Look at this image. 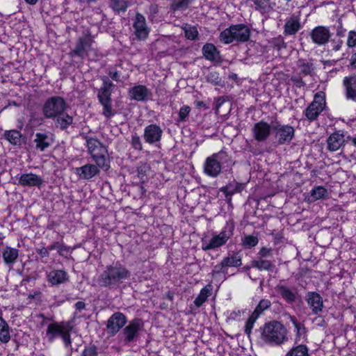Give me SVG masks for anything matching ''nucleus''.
Returning <instances> with one entry per match:
<instances>
[{
    "mask_svg": "<svg viewBox=\"0 0 356 356\" xmlns=\"http://www.w3.org/2000/svg\"><path fill=\"white\" fill-rule=\"evenodd\" d=\"M288 330L284 325L276 320L270 321L261 327V341L270 346H280L289 340Z\"/></svg>",
    "mask_w": 356,
    "mask_h": 356,
    "instance_id": "f257e3e1",
    "label": "nucleus"
},
{
    "mask_svg": "<svg viewBox=\"0 0 356 356\" xmlns=\"http://www.w3.org/2000/svg\"><path fill=\"white\" fill-rule=\"evenodd\" d=\"M130 275L129 270L120 262L106 266L99 275L98 282L100 286L108 287L122 282Z\"/></svg>",
    "mask_w": 356,
    "mask_h": 356,
    "instance_id": "f03ea898",
    "label": "nucleus"
},
{
    "mask_svg": "<svg viewBox=\"0 0 356 356\" xmlns=\"http://www.w3.org/2000/svg\"><path fill=\"white\" fill-rule=\"evenodd\" d=\"M88 152L99 168L107 170L110 168L108 149L98 139L85 136Z\"/></svg>",
    "mask_w": 356,
    "mask_h": 356,
    "instance_id": "7ed1b4c3",
    "label": "nucleus"
},
{
    "mask_svg": "<svg viewBox=\"0 0 356 356\" xmlns=\"http://www.w3.org/2000/svg\"><path fill=\"white\" fill-rule=\"evenodd\" d=\"M250 36V29L244 24L231 25L220 33V41L229 44L232 42H246Z\"/></svg>",
    "mask_w": 356,
    "mask_h": 356,
    "instance_id": "20e7f679",
    "label": "nucleus"
},
{
    "mask_svg": "<svg viewBox=\"0 0 356 356\" xmlns=\"http://www.w3.org/2000/svg\"><path fill=\"white\" fill-rule=\"evenodd\" d=\"M73 326L70 321L54 322L50 323L47 329V336L49 341H53L57 337L60 336L65 346H71L70 332Z\"/></svg>",
    "mask_w": 356,
    "mask_h": 356,
    "instance_id": "39448f33",
    "label": "nucleus"
},
{
    "mask_svg": "<svg viewBox=\"0 0 356 356\" xmlns=\"http://www.w3.org/2000/svg\"><path fill=\"white\" fill-rule=\"evenodd\" d=\"M228 154L220 150L207 158L204 164V172L207 175L216 177L222 170V165L229 161Z\"/></svg>",
    "mask_w": 356,
    "mask_h": 356,
    "instance_id": "423d86ee",
    "label": "nucleus"
},
{
    "mask_svg": "<svg viewBox=\"0 0 356 356\" xmlns=\"http://www.w3.org/2000/svg\"><path fill=\"white\" fill-rule=\"evenodd\" d=\"M66 108V103L63 97H51L47 99L42 107L43 115L47 118H55L62 114Z\"/></svg>",
    "mask_w": 356,
    "mask_h": 356,
    "instance_id": "0eeeda50",
    "label": "nucleus"
},
{
    "mask_svg": "<svg viewBox=\"0 0 356 356\" xmlns=\"http://www.w3.org/2000/svg\"><path fill=\"white\" fill-rule=\"evenodd\" d=\"M325 93L320 92L314 95L313 102L305 110V116L309 121L317 119L325 107Z\"/></svg>",
    "mask_w": 356,
    "mask_h": 356,
    "instance_id": "6e6552de",
    "label": "nucleus"
},
{
    "mask_svg": "<svg viewBox=\"0 0 356 356\" xmlns=\"http://www.w3.org/2000/svg\"><path fill=\"white\" fill-rule=\"evenodd\" d=\"M272 129L275 131L279 144L290 143L294 137V129L289 125H282L279 122L273 124Z\"/></svg>",
    "mask_w": 356,
    "mask_h": 356,
    "instance_id": "1a4fd4ad",
    "label": "nucleus"
},
{
    "mask_svg": "<svg viewBox=\"0 0 356 356\" xmlns=\"http://www.w3.org/2000/svg\"><path fill=\"white\" fill-rule=\"evenodd\" d=\"M126 323L127 317L122 313H114L107 321L106 328L108 333L111 335H115L126 324Z\"/></svg>",
    "mask_w": 356,
    "mask_h": 356,
    "instance_id": "9d476101",
    "label": "nucleus"
},
{
    "mask_svg": "<svg viewBox=\"0 0 356 356\" xmlns=\"http://www.w3.org/2000/svg\"><path fill=\"white\" fill-rule=\"evenodd\" d=\"M272 127L266 122L261 120L252 127L254 138L257 142H264L270 136Z\"/></svg>",
    "mask_w": 356,
    "mask_h": 356,
    "instance_id": "9b49d317",
    "label": "nucleus"
},
{
    "mask_svg": "<svg viewBox=\"0 0 356 356\" xmlns=\"http://www.w3.org/2000/svg\"><path fill=\"white\" fill-rule=\"evenodd\" d=\"M143 323L142 320L136 318L131 321L129 325L124 328L122 332V334L124 337V343H129L132 341L138 335V332L143 327Z\"/></svg>",
    "mask_w": 356,
    "mask_h": 356,
    "instance_id": "f8f14e48",
    "label": "nucleus"
},
{
    "mask_svg": "<svg viewBox=\"0 0 356 356\" xmlns=\"http://www.w3.org/2000/svg\"><path fill=\"white\" fill-rule=\"evenodd\" d=\"M330 36L329 28L322 26L314 28L311 33L312 41L317 44H327L330 41Z\"/></svg>",
    "mask_w": 356,
    "mask_h": 356,
    "instance_id": "ddd939ff",
    "label": "nucleus"
},
{
    "mask_svg": "<svg viewBox=\"0 0 356 356\" xmlns=\"http://www.w3.org/2000/svg\"><path fill=\"white\" fill-rule=\"evenodd\" d=\"M230 236V233L222 231L219 234L213 236L209 243H205L202 246V249L204 250H209L221 247L227 243Z\"/></svg>",
    "mask_w": 356,
    "mask_h": 356,
    "instance_id": "4468645a",
    "label": "nucleus"
},
{
    "mask_svg": "<svg viewBox=\"0 0 356 356\" xmlns=\"http://www.w3.org/2000/svg\"><path fill=\"white\" fill-rule=\"evenodd\" d=\"M163 131L156 124H150L145 127L144 138L148 143L152 144L161 140Z\"/></svg>",
    "mask_w": 356,
    "mask_h": 356,
    "instance_id": "2eb2a0df",
    "label": "nucleus"
},
{
    "mask_svg": "<svg viewBox=\"0 0 356 356\" xmlns=\"http://www.w3.org/2000/svg\"><path fill=\"white\" fill-rule=\"evenodd\" d=\"M134 28L135 29V35L139 40H144L147 37L149 31L146 26L145 19L142 15H136Z\"/></svg>",
    "mask_w": 356,
    "mask_h": 356,
    "instance_id": "dca6fc26",
    "label": "nucleus"
},
{
    "mask_svg": "<svg viewBox=\"0 0 356 356\" xmlns=\"http://www.w3.org/2000/svg\"><path fill=\"white\" fill-rule=\"evenodd\" d=\"M307 302L314 314H318L322 312L323 301L322 297L318 293L309 292L307 296Z\"/></svg>",
    "mask_w": 356,
    "mask_h": 356,
    "instance_id": "f3484780",
    "label": "nucleus"
},
{
    "mask_svg": "<svg viewBox=\"0 0 356 356\" xmlns=\"http://www.w3.org/2000/svg\"><path fill=\"white\" fill-rule=\"evenodd\" d=\"M344 143V136L339 131L332 134L327 139V149L330 152L339 150Z\"/></svg>",
    "mask_w": 356,
    "mask_h": 356,
    "instance_id": "a211bd4d",
    "label": "nucleus"
},
{
    "mask_svg": "<svg viewBox=\"0 0 356 356\" xmlns=\"http://www.w3.org/2000/svg\"><path fill=\"white\" fill-rule=\"evenodd\" d=\"M43 183L42 179L33 173L22 174L19 179V184L23 186L40 187Z\"/></svg>",
    "mask_w": 356,
    "mask_h": 356,
    "instance_id": "6ab92c4d",
    "label": "nucleus"
},
{
    "mask_svg": "<svg viewBox=\"0 0 356 356\" xmlns=\"http://www.w3.org/2000/svg\"><path fill=\"white\" fill-rule=\"evenodd\" d=\"M104 85L99 89L98 92V99L100 103L104 102L111 101V90L113 84L108 80V78L106 76H103L102 78Z\"/></svg>",
    "mask_w": 356,
    "mask_h": 356,
    "instance_id": "aec40b11",
    "label": "nucleus"
},
{
    "mask_svg": "<svg viewBox=\"0 0 356 356\" xmlns=\"http://www.w3.org/2000/svg\"><path fill=\"white\" fill-rule=\"evenodd\" d=\"M348 99L356 101V76H346L343 81Z\"/></svg>",
    "mask_w": 356,
    "mask_h": 356,
    "instance_id": "412c9836",
    "label": "nucleus"
},
{
    "mask_svg": "<svg viewBox=\"0 0 356 356\" xmlns=\"http://www.w3.org/2000/svg\"><path fill=\"white\" fill-rule=\"evenodd\" d=\"M99 166L93 164H86L76 169L80 177L85 179H90L99 173Z\"/></svg>",
    "mask_w": 356,
    "mask_h": 356,
    "instance_id": "4be33fe9",
    "label": "nucleus"
},
{
    "mask_svg": "<svg viewBox=\"0 0 356 356\" xmlns=\"http://www.w3.org/2000/svg\"><path fill=\"white\" fill-rule=\"evenodd\" d=\"M202 54L207 60L214 63L220 64L222 60L216 46H203Z\"/></svg>",
    "mask_w": 356,
    "mask_h": 356,
    "instance_id": "5701e85b",
    "label": "nucleus"
},
{
    "mask_svg": "<svg viewBox=\"0 0 356 356\" xmlns=\"http://www.w3.org/2000/svg\"><path fill=\"white\" fill-rule=\"evenodd\" d=\"M48 281L53 285L64 283L68 280L67 273L63 270H54L47 275Z\"/></svg>",
    "mask_w": 356,
    "mask_h": 356,
    "instance_id": "b1692460",
    "label": "nucleus"
},
{
    "mask_svg": "<svg viewBox=\"0 0 356 356\" xmlns=\"http://www.w3.org/2000/svg\"><path fill=\"white\" fill-rule=\"evenodd\" d=\"M52 142V138L47 134L37 133L35 134V138L34 139L35 147L36 149H40L41 152L49 147Z\"/></svg>",
    "mask_w": 356,
    "mask_h": 356,
    "instance_id": "393cba45",
    "label": "nucleus"
},
{
    "mask_svg": "<svg viewBox=\"0 0 356 356\" xmlns=\"http://www.w3.org/2000/svg\"><path fill=\"white\" fill-rule=\"evenodd\" d=\"M300 28V19L298 16L292 15L287 19L285 26L284 32L288 35H293Z\"/></svg>",
    "mask_w": 356,
    "mask_h": 356,
    "instance_id": "a878e982",
    "label": "nucleus"
},
{
    "mask_svg": "<svg viewBox=\"0 0 356 356\" xmlns=\"http://www.w3.org/2000/svg\"><path fill=\"white\" fill-rule=\"evenodd\" d=\"M276 291L286 300L289 304L293 303L296 300V293L293 292L289 288L284 285L278 284L275 287Z\"/></svg>",
    "mask_w": 356,
    "mask_h": 356,
    "instance_id": "bb28decb",
    "label": "nucleus"
},
{
    "mask_svg": "<svg viewBox=\"0 0 356 356\" xmlns=\"http://www.w3.org/2000/svg\"><path fill=\"white\" fill-rule=\"evenodd\" d=\"M2 257L7 265H13L19 257V251L15 248L6 246L2 252Z\"/></svg>",
    "mask_w": 356,
    "mask_h": 356,
    "instance_id": "cd10ccee",
    "label": "nucleus"
},
{
    "mask_svg": "<svg viewBox=\"0 0 356 356\" xmlns=\"http://www.w3.org/2000/svg\"><path fill=\"white\" fill-rule=\"evenodd\" d=\"M131 98L137 101H143L148 95V90L144 86H134L129 90Z\"/></svg>",
    "mask_w": 356,
    "mask_h": 356,
    "instance_id": "c85d7f7f",
    "label": "nucleus"
},
{
    "mask_svg": "<svg viewBox=\"0 0 356 356\" xmlns=\"http://www.w3.org/2000/svg\"><path fill=\"white\" fill-rule=\"evenodd\" d=\"M243 189L241 184L238 183H229L227 186L220 188V191L223 192L226 197H229V201L231 200V196L236 193L241 192Z\"/></svg>",
    "mask_w": 356,
    "mask_h": 356,
    "instance_id": "c756f323",
    "label": "nucleus"
},
{
    "mask_svg": "<svg viewBox=\"0 0 356 356\" xmlns=\"http://www.w3.org/2000/svg\"><path fill=\"white\" fill-rule=\"evenodd\" d=\"M255 9L261 13H268L274 6L270 0H254Z\"/></svg>",
    "mask_w": 356,
    "mask_h": 356,
    "instance_id": "7c9ffc66",
    "label": "nucleus"
},
{
    "mask_svg": "<svg viewBox=\"0 0 356 356\" xmlns=\"http://www.w3.org/2000/svg\"><path fill=\"white\" fill-rule=\"evenodd\" d=\"M56 118V124L60 127L62 130L67 129L73 122V118L68 114L58 115Z\"/></svg>",
    "mask_w": 356,
    "mask_h": 356,
    "instance_id": "2f4dec72",
    "label": "nucleus"
},
{
    "mask_svg": "<svg viewBox=\"0 0 356 356\" xmlns=\"http://www.w3.org/2000/svg\"><path fill=\"white\" fill-rule=\"evenodd\" d=\"M252 266L260 270H272L275 268V265L270 261L263 259L253 261Z\"/></svg>",
    "mask_w": 356,
    "mask_h": 356,
    "instance_id": "473e14b6",
    "label": "nucleus"
},
{
    "mask_svg": "<svg viewBox=\"0 0 356 356\" xmlns=\"http://www.w3.org/2000/svg\"><path fill=\"white\" fill-rule=\"evenodd\" d=\"M10 339L8 325L6 322L0 316V341L7 343Z\"/></svg>",
    "mask_w": 356,
    "mask_h": 356,
    "instance_id": "72a5a7b5",
    "label": "nucleus"
},
{
    "mask_svg": "<svg viewBox=\"0 0 356 356\" xmlns=\"http://www.w3.org/2000/svg\"><path fill=\"white\" fill-rule=\"evenodd\" d=\"M4 136L13 145H19L21 143L22 135L17 130L6 131Z\"/></svg>",
    "mask_w": 356,
    "mask_h": 356,
    "instance_id": "f704fd0d",
    "label": "nucleus"
},
{
    "mask_svg": "<svg viewBox=\"0 0 356 356\" xmlns=\"http://www.w3.org/2000/svg\"><path fill=\"white\" fill-rule=\"evenodd\" d=\"M241 265V258L237 254H234L232 257H225L221 261V266L222 267L240 266Z\"/></svg>",
    "mask_w": 356,
    "mask_h": 356,
    "instance_id": "c9c22d12",
    "label": "nucleus"
},
{
    "mask_svg": "<svg viewBox=\"0 0 356 356\" xmlns=\"http://www.w3.org/2000/svg\"><path fill=\"white\" fill-rule=\"evenodd\" d=\"M286 356H309L308 348L305 345H299L291 349Z\"/></svg>",
    "mask_w": 356,
    "mask_h": 356,
    "instance_id": "e433bc0d",
    "label": "nucleus"
},
{
    "mask_svg": "<svg viewBox=\"0 0 356 356\" xmlns=\"http://www.w3.org/2000/svg\"><path fill=\"white\" fill-rule=\"evenodd\" d=\"M211 295V289L207 286L203 288L198 296L195 298L194 304L200 307L207 300L208 297Z\"/></svg>",
    "mask_w": 356,
    "mask_h": 356,
    "instance_id": "4c0bfd02",
    "label": "nucleus"
},
{
    "mask_svg": "<svg viewBox=\"0 0 356 356\" xmlns=\"http://www.w3.org/2000/svg\"><path fill=\"white\" fill-rule=\"evenodd\" d=\"M110 6L117 12L125 11L128 7L127 0H109Z\"/></svg>",
    "mask_w": 356,
    "mask_h": 356,
    "instance_id": "58836bf2",
    "label": "nucleus"
},
{
    "mask_svg": "<svg viewBox=\"0 0 356 356\" xmlns=\"http://www.w3.org/2000/svg\"><path fill=\"white\" fill-rule=\"evenodd\" d=\"M289 319L296 330V339H298L302 335L305 334L306 328L305 325L302 323L298 322L296 316H290Z\"/></svg>",
    "mask_w": 356,
    "mask_h": 356,
    "instance_id": "ea45409f",
    "label": "nucleus"
},
{
    "mask_svg": "<svg viewBox=\"0 0 356 356\" xmlns=\"http://www.w3.org/2000/svg\"><path fill=\"white\" fill-rule=\"evenodd\" d=\"M311 196L314 200L324 198L327 196V191L323 186H317L311 191Z\"/></svg>",
    "mask_w": 356,
    "mask_h": 356,
    "instance_id": "a19ab883",
    "label": "nucleus"
},
{
    "mask_svg": "<svg viewBox=\"0 0 356 356\" xmlns=\"http://www.w3.org/2000/svg\"><path fill=\"white\" fill-rule=\"evenodd\" d=\"M271 305V302L269 300L263 299L260 300L258 305L255 308L254 311L252 312V315L257 314V317L258 318L260 314L266 309L269 308Z\"/></svg>",
    "mask_w": 356,
    "mask_h": 356,
    "instance_id": "79ce46f5",
    "label": "nucleus"
},
{
    "mask_svg": "<svg viewBox=\"0 0 356 356\" xmlns=\"http://www.w3.org/2000/svg\"><path fill=\"white\" fill-rule=\"evenodd\" d=\"M184 31L186 37L189 40H195L198 35L197 29L194 26L186 24L184 27Z\"/></svg>",
    "mask_w": 356,
    "mask_h": 356,
    "instance_id": "37998d69",
    "label": "nucleus"
},
{
    "mask_svg": "<svg viewBox=\"0 0 356 356\" xmlns=\"http://www.w3.org/2000/svg\"><path fill=\"white\" fill-rule=\"evenodd\" d=\"M103 106L102 114L106 118H110L115 114V111L112 108L111 101L102 102Z\"/></svg>",
    "mask_w": 356,
    "mask_h": 356,
    "instance_id": "c03bdc74",
    "label": "nucleus"
},
{
    "mask_svg": "<svg viewBox=\"0 0 356 356\" xmlns=\"http://www.w3.org/2000/svg\"><path fill=\"white\" fill-rule=\"evenodd\" d=\"M258 238L256 236L249 235L245 236L244 239L243 240V245L246 248H251L252 247H254L258 243Z\"/></svg>",
    "mask_w": 356,
    "mask_h": 356,
    "instance_id": "a18cd8bd",
    "label": "nucleus"
},
{
    "mask_svg": "<svg viewBox=\"0 0 356 356\" xmlns=\"http://www.w3.org/2000/svg\"><path fill=\"white\" fill-rule=\"evenodd\" d=\"M189 3L188 0H173L171 8L174 10L186 9Z\"/></svg>",
    "mask_w": 356,
    "mask_h": 356,
    "instance_id": "49530a36",
    "label": "nucleus"
},
{
    "mask_svg": "<svg viewBox=\"0 0 356 356\" xmlns=\"http://www.w3.org/2000/svg\"><path fill=\"white\" fill-rule=\"evenodd\" d=\"M257 318H258L257 317V314H255V315L251 314L250 316L248 318V319L245 323V332L248 337H250V335L251 334V330H252V329L254 326V324Z\"/></svg>",
    "mask_w": 356,
    "mask_h": 356,
    "instance_id": "de8ad7c7",
    "label": "nucleus"
},
{
    "mask_svg": "<svg viewBox=\"0 0 356 356\" xmlns=\"http://www.w3.org/2000/svg\"><path fill=\"white\" fill-rule=\"evenodd\" d=\"M88 51L86 49L85 46H76V48L70 53L72 56H79L84 58L87 56Z\"/></svg>",
    "mask_w": 356,
    "mask_h": 356,
    "instance_id": "09e8293b",
    "label": "nucleus"
},
{
    "mask_svg": "<svg viewBox=\"0 0 356 356\" xmlns=\"http://www.w3.org/2000/svg\"><path fill=\"white\" fill-rule=\"evenodd\" d=\"M191 111V108L188 106H182L179 112V118L180 121H185Z\"/></svg>",
    "mask_w": 356,
    "mask_h": 356,
    "instance_id": "8fccbe9b",
    "label": "nucleus"
},
{
    "mask_svg": "<svg viewBox=\"0 0 356 356\" xmlns=\"http://www.w3.org/2000/svg\"><path fill=\"white\" fill-rule=\"evenodd\" d=\"M131 145L135 149L141 150L143 148L140 138L136 134L134 135L131 138Z\"/></svg>",
    "mask_w": 356,
    "mask_h": 356,
    "instance_id": "3c124183",
    "label": "nucleus"
},
{
    "mask_svg": "<svg viewBox=\"0 0 356 356\" xmlns=\"http://www.w3.org/2000/svg\"><path fill=\"white\" fill-rule=\"evenodd\" d=\"M81 356H97V348L95 346L86 347Z\"/></svg>",
    "mask_w": 356,
    "mask_h": 356,
    "instance_id": "603ef678",
    "label": "nucleus"
},
{
    "mask_svg": "<svg viewBox=\"0 0 356 356\" xmlns=\"http://www.w3.org/2000/svg\"><path fill=\"white\" fill-rule=\"evenodd\" d=\"M300 73L304 75L310 74L312 71V64H309V63H302L301 65H300Z\"/></svg>",
    "mask_w": 356,
    "mask_h": 356,
    "instance_id": "864d4df0",
    "label": "nucleus"
},
{
    "mask_svg": "<svg viewBox=\"0 0 356 356\" xmlns=\"http://www.w3.org/2000/svg\"><path fill=\"white\" fill-rule=\"evenodd\" d=\"M347 44H356V31H350L348 33Z\"/></svg>",
    "mask_w": 356,
    "mask_h": 356,
    "instance_id": "5fc2aeb1",
    "label": "nucleus"
},
{
    "mask_svg": "<svg viewBox=\"0 0 356 356\" xmlns=\"http://www.w3.org/2000/svg\"><path fill=\"white\" fill-rule=\"evenodd\" d=\"M271 252V249L270 248H267L266 247H263L261 248L259 252V254L261 257H267L268 255H270Z\"/></svg>",
    "mask_w": 356,
    "mask_h": 356,
    "instance_id": "6e6d98bb",
    "label": "nucleus"
},
{
    "mask_svg": "<svg viewBox=\"0 0 356 356\" xmlns=\"http://www.w3.org/2000/svg\"><path fill=\"white\" fill-rule=\"evenodd\" d=\"M49 249L48 248H42L41 249L37 250V252L42 257H48L49 255Z\"/></svg>",
    "mask_w": 356,
    "mask_h": 356,
    "instance_id": "4d7b16f0",
    "label": "nucleus"
},
{
    "mask_svg": "<svg viewBox=\"0 0 356 356\" xmlns=\"http://www.w3.org/2000/svg\"><path fill=\"white\" fill-rule=\"evenodd\" d=\"M291 81L299 88L305 85L304 81L301 78H298L297 76H292Z\"/></svg>",
    "mask_w": 356,
    "mask_h": 356,
    "instance_id": "13d9d810",
    "label": "nucleus"
},
{
    "mask_svg": "<svg viewBox=\"0 0 356 356\" xmlns=\"http://www.w3.org/2000/svg\"><path fill=\"white\" fill-rule=\"evenodd\" d=\"M108 74L111 77L112 79H113L116 81H119L120 75L118 72H115V71L113 72V71L110 70L108 72Z\"/></svg>",
    "mask_w": 356,
    "mask_h": 356,
    "instance_id": "bf43d9fd",
    "label": "nucleus"
},
{
    "mask_svg": "<svg viewBox=\"0 0 356 356\" xmlns=\"http://www.w3.org/2000/svg\"><path fill=\"white\" fill-rule=\"evenodd\" d=\"M92 42V40L90 37H87L86 38H81L79 44H90Z\"/></svg>",
    "mask_w": 356,
    "mask_h": 356,
    "instance_id": "052dcab7",
    "label": "nucleus"
},
{
    "mask_svg": "<svg viewBox=\"0 0 356 356\" xmlns=\"http://www.w3.org/2000/svg\"><path fill=\"white\" fill-rule=\"evenodd\" d=\"M75 307L77 310H82L83 309H85L86 307V304L84 302H82V301H79L77 302L76 304H75Z\"/></svg>",
    "mask_w": 356,
    "mask_h": 356,
    "instance_id": "680f3d73",
    "label": "nucleus"
},
{
    "mask_svg": "<svg viewBox=\"0 0 356 356\" xmlns=\"http://www.w3.org/2000/svg\"><path fill=\"white\" fill-rule=\"evenodd\" d=\"M59 245H60L59 242H55V243H52L51 245H50L48 247V249H49V250H53L55 249H56L58 250V248H59Z\"/></svg>",
    "mask_w": 356,
    "mask_h": 356,
    "instance_id": "e2e57ef3",
    "label": "nucleus"
},
{
    "mask_svg": "<svg viewBox=\"0 0 356 356\" xmlns=\"http://www.w3.org/2000/svg\"><path fill=\"white\" fill-rule=\"evenodd\" d=\"M63 251H67V248L64 245L60 243L58 252L60 255H63Z\"/></svg>",
    "mask_w": 356,
    "mask_h": 356,
    "instance_id": "0e129e2a",
    "label": "nucleus"
},
{
    "mask_svg": "<svg viewBox=\"0 0 356 356\" xmlns=\"http://www.w3.org/2000/svg\"><path fill=\"white\" fill-rule=\"evenodd\" d=\"M350 65L354 67H356V53L354 54L351 57Z\"/></svg>",
    "mask_w": 356,
    "mask_h": 356,
    "instance_id": "69168bd1",
    "label": "nucleus"
},
{
    "mask_svg": "<svg viewBox=\"0 0 356 356\" xmlns=\"http://www.w3.org/2000/svg\"><path fill=\"white\" fill-rule=\"evenodd\" d=\"M25 1L29 4L34 5L37 3L38 0H25Z\"/></svg>",
    "mask_w": 356,
    "mask_h": 356,
    "instance_id": "338daca9",
    "label": "nucleus"
},
{
    "mask_svg": "<svg viewBox=\"0 0 356 356\" xmlns=\"http://www.w3.org/2000/svg\"><path fill=\"white\" fill-rule=\"evenodd\" d=\"M348 139L350 140L353 143V144L356 146V137L355 138H351L350 136L348 137Z\"/></svg>",
    "mask_w": 356,
    "mask_h": 356,
    "instance_id": "774afa93",
    "label": "nucleus"
}]
</instances>
